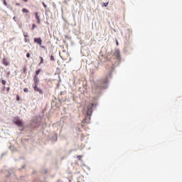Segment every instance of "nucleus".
I'll list each match as a JSON object with an SVG mask.
<instances>
[{
  "mask_svg": "<svg viewBox=\"0 0 182 182\" xmlns=\"http://www.w3.org/2000/svg\"><path fill=\"white\" fill-rule=\"evenodd\" d=\"M13 122L14 123V124H16V126H18V127H23V121H22V119H20L18 117L14 118L13 119Z\"/></svg>",
  "mask_w": 182,
  "mask_h": 182,
  "instance_id": "obj_2",
  "label": "nucleus"
},
{
  "mask_svg": "<svg viewBox=\"0 0 182 182\" xmlns=\"http://www.w3.org/2000/svg\"><path fill=\"white\" fill-rule=\"evenodd\" d=\"M3 64H4L5 66H9V61H8V60H6V59H4V60H3Z\"/></svg>",
  "mask_w": 182,
  "mask_h": 182,
  "instance_id": "obj_10",
  "label": "nucleus"
},
{
  "mask_svg": "<svg viewBox=\"0 0 182 182\" xmlns=\"http://www.w3.org/2000/svg\"><path fill=\"white\" fill-rule=\"evenodd\" d=\"M33 81H34V85H38V83H39V79H38L37 76H34Z\"/></svg>",
  "mask_w": 182,
  "mask_h": 182,
  "instance_id": "obj_9",
  "label": "nucleus"
},
{
  "mask_svg": "<svg viewBox=\"0 0 182 182\" xmlns=\"http://www.w3.org/2000/svg\"><path fill=\"white\" fill-rule=\"evenodd\" d=\"M14 19H16V18H15V17H14Z\"/></svg>",
  "mask_w": 182,
  "mask_h": 182,
  "instance_id": "obj_26",
  "label": "nucleus"
},
{
  "mask_svg": "<svg viewBox=\"0 0 182 182\" xmlns=\"http://www.w3.org/2000/svg\"><path fill=\"white\" fill-rule=\"evenodd\" d=\"M35 17H36V19L37 23H38V25H41V17L39 16L38 13H35Z\"/></svg>",
  "mask_w": 182,
  "mask_h": 182,
  "instance_id": "obj_7",
  "label": "nucleus"
},
{
  "mask_svg": "<svg viewBox=\"0 0 182 182\" xmlns=\"http://www.w3.org/2000/svg\"><path fill=\"white\" fill-rule=\"evenodd\" d=\"M19 100H21V97H19V95H16V101L19 102Z\"/></svg>",
  "mask_w": 182,
  "mask_h": 182,
  "instance_id": "obj_15",
  "label": "nucleus"
},
{
  "mask_svg": "<svg viewBox=\"0 0 182 182\" xmlns=\"http://www.w3.org/2000/svg\"><path fill=\"white\" fill-rule=\"evenodd\" d=\"M1 83H2V85H6V80H2Z\"/></svg>",
  "mask_w": 182,
  "mask_h": 182,
  "instance_id": "obj_16",
  "label": "nucleus"
},
{
  "mask_svg": "<svg viewBox=\"0 0 182 182\" xmlns=\"http://www.w3.org/2000/svg\"><path fill=\"white\" fill-rule=\"evenodd\" d=\"M23 36H24V41H25V42L26 43H28V42H29V38H29V36H28V33H23Z\"/></svg>",
  "mask_w": 182,
  "mask_h": 182,
  "instance_id": "obj_8",
  "label": "nucleus"
},
{
  "mask_svg": "<svg viewBox=\"0 0 182 182\" xmlns=\"http://www.w3.org/2000/svg\"><path fill=\"white\" fill-rule=\"evenodd\" d=\"M16 5L17 6H19V5H21V4H18V3H16Z\"/></svg>",
  "mask_w": 182,
  "mask_h": 182,
  "instance_id": "obj_23",
  "label": "nucleus"
},
{
  "mask_svg": "<svg viewBox=\"0 0 182 182\" xmlns=\"http://www.w3.org/2000/svg\"><path fill=\"white\" fill-rule=\"evenodd\" d=\"M3 4L5 5V6H8V4L6 3V0H4Z\"/></svg>",
  "mask_w": 182,
  "mask_h": 182,
  "instance_id": "obj_18",
  "label": "nucleus"
},
{
  "mask_svg": "<svg viewBox=\"0 0 182 182\" xmlns=\"http://www.w3.org/2000/svg\"><path fill=\"white\" fill-rule=\"evenodd\" d=\"M41 70H42L38 69V70H37L36 71V76H38V75H39V73H41Z\"/></svg>",
  "mask_w": 182,
  "mask_h": 182,
  "instance_id": "obj_13",
  "label": "nucleus"
},
{
  "mask_svg": "<svg viewBox=\"0 0 182 182\" xmlns=\"http://www.w3.org/2000/svg\"><path fill=\"white\" fill-rule=\"evenodd\" d=\"M44 6H46V5L44 4Z\"/></svg>",
  "mask_w": 182,
  "mask_h": 182,
  "instance_id": "obj_27",
  "label": "nucleus"
},
{
  "mask_svg": "<svg viewBox=\"0 0 182 182\" xmlns=\"http://www.w3.org/2000/svg\"><path fill=\"white\" fill-rule=\"evenodd\" d=\"M107 5H109V2L102 4V6H107Z\"/></svg>",
  "mask_w": 182,
  "mask_h": 182,
  "instance_id": "obj_19",
  "label": "nucleus"
},
{
  "mask_svg": "<svg viewBox=\"0 0 182 182\" xmlns=\"http://www.w3.org/2000/svg\"><path fill=\"white\" fill-rule=\"evenodd\" d=\"M23 92H25V93H28V92H29V90L28 88H24Z\"/></svg>",
  "mask_w": 182,
  "mask_h": 182,
  "instance_id": "obj_17",
  "label": "nucleus"
},
{
  "mask_svg": "<svg viewBox=\"0 0 182 182\" xmlns=\"http://www.w3.org/2000/svg\"><path fill=\"white\" fill-rule=\"evenodd\" d=\"M114 56L119 60L120 59V50H115L114 53Z\"/></svg>",
  "mask_w": 182,
  "mask_h": 182,
  "instance_id": "obj_4",
  "label": "nucleus"
},
{
  "mask_svg": "<svg viewBox=\"0 0 182 182\" xmlns=\"http://www.w3.org/2000/svg\"><path fill=\"white\" fill-rule=\"evenodd\" d=\"M34 42H35L36 43H38V45H40V46H41V48H43V47L42 46V39H41V38H34Z\"/></svg>",
  "mask_w": 182,
  "mask_h": 182,
  "instance_id": "obj_6",
  "label": "nucleus"
},
{
  "mask_svg": "<svg viewBox=\"0 0 182 182\" xmlns=\"http://www.w3.org/2000/svg\"><path fill=\"white\" fill-rule=\"evenodd\" d=\"M117 45H119V42L117 41Z\"/></svg>",
  "mask_w": 182,
  "mask_h": 182,
  "instance_id": "obj_25",
  "label": "nucleus"
},
{
  "mask_svg": "<svg viewBox=\"0 0 182 182\" xmlns=\"http://www.w3.org/2000/svg\"><path fill=\"white\" fill-rule=\"evenodd\" d=\"M50 60H55V57H53V55H50Z\"/></svg>",
  "mask_w": 182,
  "mask_h": 182,
  "instance_id": "obj_20",
  "label": "nucleus"
},
{
  "mask_svg": "<svg viewBox=\"0 0 182 182\" xmlns=\"http://www.w3.org/2000/svg\"><path fill=\"white\" fill-rule=\"evenodd\" d=\"M77 159H78V160H80V159H82V156H80V155L77 156Z\"/></svg>",
  "mask_w": 182,
  "mask_h": 182,
  "instance_id": "obj_22",
  "label": "nucleus"
},
{
  "mask_svg": "<svg viewBox=\"0 0 182 182\" xmlns=\"http://www.w3.org/2000/svg\"><path fill=\"white\" fill-rule=\"evenodd\" d=\"M26 58H31V54L29 53L26 54Z\"/></svg>",
  "mask_w": 182,
  "mask_h": 182,
  "instance_id": "obj_21",
  "label": "nucleus"
},
{
  "mask_svg": "<svg viewBox=\"0 0 182 182\" xmlns=\"http://www.w3.org/2000/svg\"><path fill=\"white\" fill-rule=\"evenodd\" d=\"M23 2H28V0H22Z\"/></svg>",
  "mask_w": 182,
  "mask_h": 182,
  "instance_id": "obj_24",
  "label": "nucleus"
},
{
  "mask_svg": "<svg viewBox=\"0 0 182 182\" xmlns=\"http://www.w3.org/2000/svg\"><path fill=\"white\" fill-rule=\"evenodd\" d=\"M90 108L87 109V116L89 117V119H90V116H92V113H93V109H92V107H93V106H95V104L91 103L90 104Z\"/></svg>",
  "mask_w": 182,
  "mask_h": 182,
  "instance_id": "obj_3",
  "label": "nucleus"
},
{
  "mask_svg": "<svg viewBox=\"0 0 182 182\" xmlns=\"http://www.w3.org/2000/svg\"><path fill=\"white\" fill-rule=\"evenodd\" d=\"M22 12H23V14H29V10H28L26 9H23Z\"/></svg>",
  "mask_w": 182,
  "mask_h": 182,
  "instance_id": "obj_11",
  "label": "nucleus"
},
{
  "mask_svg": "<svg viewBox=\"0 0 182 182\" xmlns=\"http://www.w3.org/2000/svg\"><path fill=\"white\" fill-rule=\"evenodd\" d=\"M33 90H35V92H38V93H40V95H43V91L42 90H41V88H39L38 87V85H34Z\"/></svg>",
  "mask_w": 182,
  "mask_h": 182,
  "instance_id": "obj_5",
  "label": "nucleus"
},
{
  "mask_svg": "<svg viewBox=\"0 0 182 182\" xmlns=\"http://www.w3.org/2000/svg\"><path fill=\"white\" fill-rule=\"evenodd\" d=\"M107 83H109V80H107V77L102 78L97 81V85L96 86L92 87V90L93 93H100L102 89H106L107 87Z\"/></svg>",
  "mask_w": 182,
  "mask_h": 182,
  "instance_id": "obj_1",
  "label": "nucleus"
},
{
  "mask_svg": "<svg viewBox=\"0 0 182 182\" xmlns=\"http://www.w3.org/2000/svg\"><path fill=\"white\" fill-rule=\"evenodd\" d=\"M35 28H36V24H35V23H33V25H32V31H33L34 29H35Z\"/></svg>",
  "mask_w": 182,
  "mask_h": 182,
  "instance_id": "obj_14",
  "label": "nucleus"
},
{
  "mask_svg": "<svg viewBox=\"0 0 182 182\" xmlns=\"http://www.w3.org/2000/svg\"><path fill=\"white\" fill-rule=\"evenodd\" d=\"M41 61L38 63V66H41V65H43L44 63L43 58L42 57H40Z\"/></svg>",
  "mask_w": 182,
  "mask_h": 182,
  "instance_id": "obj_12",
  "label": "nucleus"
}]
</instances>
